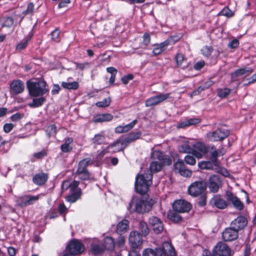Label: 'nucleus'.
<instances>
[{
  "instance_id": "20e7f679",
  "label": "nucleus",
  "mask_w": 256,
  "mask_h": 256,
  "mask_svg": "<svg viewBox=\"0 0 256 256\" xmlns=\"http://www.w3.org/2000/svg\"><path fill=\"white\" fill-rule=\"evenodd\" d=\"M168 250L170 252L172 256L175 254L172 245L168 242H165L162 248H158L155 250L149 248L144 250L142 256H165Z\"/></svg>"
},
{
  "instance_id": "603ef678",
  "label": "nucleus",
  "mask_w": 256,
  "mask_h": 256,
  "mask_svg": "<svg viewBox=\"0 0 256 256\" xmlns=\"http://www.w3.org/2000/svg\"><path fill=\"white\" fill-rule=\"evenodd\" d=\"M32 36H30L28 38H27L26 40H23L22 42H20L17 46L16 49L18 50H22L26 48L28 45V41L30 40Z\"/></svg>"
},
{
  "instance_id": "5701e85b",
  "label": "nucleus",
  "mask_w": 256,
  "mask_h": 256,
  "mask_svg": "<svg viewBox=\"0 0 256 256\" xmlns=\"http://www.w3.org/2000/svg\"><path fill=\"white\" fill-rule=\"evenodd\" d=\"M73 142V138H68L64 139V143L60 146V150L62 152L68 153L70 152L72 150V147L70 146Z\"/></svg>"
},
{
  "instance_id": "09e8293b",
  "label": "nucleus",
  "mask_w": 256,
  "mask_h": 256,
  "mask_svg": "<svg viewBox=\"0 0 256 256\" xmlns=\"http://www.w3.org/2000/svg\"><path fill=\"white\" fill-rule=\"evenodd\" d=\"M230 90L228 88L218 89V95L221 98H224L230 94Z\"/></svg>"
},
{
  "instance_id": "13d9d810",
  "label": "nucleus",
  "mask_w": 256,
  "mask_h": 256,
  "mask_svg": "<svg viewBox=\"0 0 256 256\" xmlns=\"http://www.w3.org/2000/svg\"><path fill=\"white\" fill-rule=\"evenodd\" d=\"M185 162L192 166L194 165L196 162V160L193 156L187 155L184 158Z\"/></svg>"
},
{
  "instance_id": "de8ad7c7",
  "label": "nucleus",
  "mask_w": 256,
  "mask_h": 256,
  "mask_svg": "<svg viewBox=\"0 0 256 256\" xmlns=\"http://www.w3.org/2000/svg\"><path fill=\"white\" fill-rule=\"evenodd\" d=\"M234 206L238 210H242L244 208V204L236 196L232 201L231 202Z\"/></svg>"
},
{
  "instance_id": "c03bdc74",
  "label": "nucleus",
  "mask_w": 256,
  "mask_h": 256,
  "mask_svg": "<svg viewBox=\"0 0 256 256\" xmlns=\"http://www.w3.org/2000/svg\"><path fill=\"white\" fill-rule=\"evenodd\" d=\"M212 150H214L211 152L210 160L214 162V166H218L220 162L217 160V157L220 156L214 147L212 148Z\"/></svg>"
},
{
  "instance_id": "37998d69",
  "label": "nucleus",
  "mask_w": 256,
  "mask_h": 256,
  "mask_svg": "<svg viewBox=\"0 0 256 256\" xmlns=\"http://www.w3.org/2000/svg\"><path fill=\"white\" fill-rule=\"evenodd\" d=\"M111 102V99L110 98H108L104 99L102 101L98 102L96 103V105L100 108H104L108 106Z\"/></svg>"
},
{
  "instance_id": "1a4fd4ad",
  "label": "nucleus",
  "mask_w": 256,
  "mask_h": 256,
  "mask_svg": "<svg viewBox=\"0 0 256 256\" xmlns=\"http://www.w3.org/2000/svg\"><path fill=\"white\" fill-rule=\"evenodd\" d=\"M222 186V181L218 175L210 176L208 181V188L210 192L216 193Z\"/></svg>"
},
{
  "instance_id": "f704fd0d",
  "label": "nucleus",
  "mask_w": 256,
  "mask_h": 256,
  "mask_svg": "<svg viewBox=\"0 0 256 256\" xmlns=\"http://www.w3.org/2000/svg\"><path fill=\"white\" fill-rule=\"evenodd\" d=\"M90 164H92L90 158H84L79 162L78 170L80 172H82V170H87L86 168V167Z\"/></svg>"
},
{
  "instance_id": "4be33fe9",
  "label": "nucleus",
  "mask_w": 256,
  "mask_h": 256,
  "mask_svg": "<svg viewBox=\"0 0 256 256\" xmlns=\"http://www.w3.org/2000/svg\"><path fill=\"white\" fill-rule=\"evenodd\" d=\"M48 178V174L44 172H40L36 174L32 178L33 182L38 186H42L45 184Z\"/></svg>"
},
{
  "instance_id": "c9c22d12",
  "label": "nucleus",
  "mask_w": 256,
  "mask_h": 256,
  "mask_svg": "<svg viewBox=\"0 0 256 256\" xmlns=\"http://www.w3.org/2000/svg\"><path fill=\"white\" fill-rule=\"evenodd\" d=\"M168 218L175 222H178L182 220L181 216L178 213V212L171 211L168 214Z\"/></svg>"
},
{
  "instance_id": "ea45409f",
  "label": "nucleus",
  "mask_w": 256,
  "mask_h": 256,
  "mask_svg": "<svg viewBox=\"0 0 256 256\" xmlns=\"http://www.w3.org/2000/svg\"><path fill=\"white\" fill-rule=\"evenodd\" d=\"M198 166L201 169L212 170L214 164L211 160L202 162L198 164Z\"/></svg>"
},
{
  "instance_id": "e2e57ef3",
  "label": "nucleus",
  "mask_w": 256,
  "mask_h": 256,
  "mask_svg": "<svg viewBox=\"0 0 256 256\" xmlns=\"http://www.w3.org/2000/svg\"><path fill=\"white\" fill-rule=\"evenodd\" d=\"M226 201L231 202L236 198V196L230 191L226 190L225 194Z\"/></svg>"
},
{
  "instance_id": "f3484780",
  "label": "nucleus",
  "mask_w": 256,
  "mask_h": 256,
  "mask_svg": "<svg viewBox=\"0 0 256 256\" xmlns=\"http://www.w3.org/2000/svg\"><path fill=\"white\" fill-rule=\"evenodd\" d=\"M174 171L179 173L181 176L189 178L192 176V172L186 168L182 160H178L174 165Z\"/></svg>"
},
{
  "instance_id": "f257e3e1",
  "label": "nucleus",
  "mask_w": 256,
  "mask_h": 256,
  "mask_svg": "<svg viewBox=\"0 0 256 256\" xmlns=\"http://www.w3.org/2000/svg\"><path fill=\"white\" fill-rule=\"evenodd\" d=\"M152 158L153 160L150 166V172L138 174L136 178L135 190L141 194H146L152 184V174L160 171L164 165H170L172 162L168 156L159 150L154 151L152 154Z\"/></svg>"
},
{
  "instance_id": "a878e982",
  "label": "nucleus",
  "mask_w": 256,
  "mask_h": 256,
  "mask_svg": "<svg viewBox=\"0 0 256 256\" xmlns=\"http://www.w3.org/2000/svg\"><path fill=\"white\" fill-rule=\"evenodd\" d=\"M129 222L126 220H123L119 222L116 226V232L121 234L126 232L128 228Z\"/></svg>"
},
{
  "instance_id": "338daca9",
  "label": "nucleus",
  "mask_w": 256,
  "mask_h": 256,
  "mask_svg": "<svg viewBox=\"0 0 256 256\" xmlns=\"http://www.w3.org/2000/svg\"><path fill=\"white\" fill-rule=\"evenodd\" d=\"M239 45V41L238 40L234 38L228 44V46L231 48H235Z\"/></svg>"
},
{
  "instance_id": "6ab92c4d",
  "label": "nucleus",
  "mask_w": 256,
  "mask_h": 256,
  "mask_svg": "<svg viewBox=\"0 0 256 256\" xmlns=\"http://www.w3.org/2000/svg\"><path fill=\"white\" fill-rule=\"evenodd\" d=\"M128 138L126 137L124 138H119L118 139L116 142L110 144L108 146V148H112L116 146H120V147L116 148V150H113L112 151V152H119L120 150H122L125 148L130 143V142H128Z\"/></svg>"
},
{
  "instance_id": "864d4df0",
  "label": "nucleus",
  "mask_w": 256,
  "mask_h": 256,
  "mask_svg": "<svg viewBox=\"0 0 256 256\" xmlns=\"http://www.w3.org/2000/svg\"><path fill=\"white\" fill-rule=\"evenodd\" d=\"M219 14L230 18L233 16L234 13L228 7H225L220 11Z\"/></svg>"
},
{
  "instance_id": "a211bd4d",
  "label": "nucleus",
  "mask_w": 256,
  "mask_h": 256,
  "mask_svg": "<svg viewBox=\"0 0 256 256\" xmlns=\"http://www.w3.org/2000/svg\"><path fill=\"white\" fill-rule=\"evenodd\" d=\"M222 236L225 242H231L238 238V232L230 226L224 230L222 233Z\"/></svg>"
},
{
  "instance_id": "bb28decb",
  "label": "nucleus",
  "mask_w": 256,
  "mask_h": 256,
  "mask_svg": "<svg viewBox=\"0 0 256 256\" xmlns=\"http://www.w3.org/2000/svg\"><path fill=\"white\" fill-rule=\"evenodd\" d=\"M104 250L103 246L97 243H92L90 245V252L94 255L102 254Z\"/></svg>"
},
{
  "instance_id": "2f4dec72",
  "label": "nucleus",
  "mask_w": 256,
  "mask_h": 256,
  "mask_svg": "<svg viewBox=\"0 0 256 256\" xmlns=\"http://www.w3.org/2000/svg\"><path fill=\"white\" fill-rule=\"evenodd\" d=\"M139 230L140 232V235L143 236H147L150 232L147 224L141 220L139 222Z\"/></svg>"
},
{
  "instance_id": "2eb2a0df",
  "label": "nucleus",
  "mask_w": 256,
  "mask_h": 256,
  "mask_svg": "<svg viewBox=\"0 0 256 256\" xmlns=\"http://www.w3.org/2000/svg\"><path fill=\"white\" fill-rule=\"evenodd\" d=\"M149 224L156 234H160L164 230L162 222L156 216H152L150 218Z\"/></svg>"
},
{
  "instance_id": "58836bf2",
  "label": "nucleus",
  "mask_w": 256,
  "mask_h": 256,
  "mask_svg": "<svg viewBox=\"0 0 256 256\" xmlns=\"http://www.w3.org/2000/svg\"><path fill=\"white\" fill-rule=\"evenodd\" d=\"M46 98L44 97H41L37 98H34L32 102L28 106L31 108H37L41 106L45 102Z\"/></svg>"
},
{
  "instance_id": "a18cd8bd",
  "label": "nucleus",
  "mask_w": 256,
  "mask_h": 256,
  "mask_svg": "<svg viewBox=\"0 0 256 256\" xmlns=\"http://www.w3.org/2000/svg\"><path fill=\"white\" fill-rule=\"evenodd\" d=\"M253 72V70L250 68H246L236 70L235 71V74L237 76H241L246 73H252Z\"/></svg>"
},
{
  "instance_id": "49530a36",
  "label": "nucleus",
  "mask_w": 256,
  "mask_h": 256,
  "mask_svg": "<svg viewBox=\"0 0 256 256\" xmlns=\"http://www.w3.org/2000/svg\"><path fill=\"white\" fill-rule=\"evenodd\" d=\"M213 51V48L211 46H206L201 50L202 54L206 57H209Z\"/></svg>"
},
{
  "instance_id": "412c9836",
  "label": "nucleus",
  "mask_w": 256,
  "mask_h": 256,
  "mask_svg": "<svg viewBox=\"0 0 256 256\" xmlns=\"http://www.w3.org/2000/svg\"><path fill=\"white\" fill-rule=\"evenodd\" d=\"M70 192V194L66 198V200L67 202L73 203L80 198L81 196V190L80 188H78V187L76 188L72 187Z\"/></svg>"
},
{
  "instance_id": "473e14b6",
  "label": "nucleus",
  "mask_w": 256,
  "mask_h": 256,
  "mask_svg": "<svg viewBox=\"0 0 256 256\" xmlns=\"http://www.w3.org/2000/svg\"><path fill=\"white\" fill-rule=\"evenodd\" d=\"M178 150L180 152L182 153L190 154L192 152V148L188 144V142H184L180 145L178 146Z\"/></svg>"
},
{
  "instance_id": "79ce46f5",
  "label": "nucleus",
  "mask_w": 256,
  "mask_h": 256,
  "mask_svg": "<svg viewBox=\"0 0 256 256\" xmlns=\"http://www.w3.org/2000/svg\"><path fill=\"white\" fill-rule=\"evenodd\" d=\"M76 174L79 178L82 180H88L90 178V174L88 170H83L80 172L78 170H77Z\"/></svg>"
},
{
  "instance_id": "f03ea898",
  "label": "nucleus",
  "mask_w": 256,
  "mask_h": 256,
  "mask_svg": "<svg viewBox=\"0 0 256 256\" xmlns=\"http://www.w3.org/2000/svg\"><path fill=\"white\" fill-rule=\"evenodd\" d=\"M26 86L30 94L32 96H42L48 91L46 82L42 79L28 80Z\"/></svg>"
},
{
  "instance_id": "7ed1b4c3",
  "label": "nucleus",
  "mask_w": 256,
  "mask_h": 256,
  "mask_svg": "<svg viewBox=\"0 0 256 256\" xmlns=\"http://www.w3.org/2000/svg\"><path fill=\"white\" fill-rule=\"evenodd\" d=\"M152 204L144 200L141 196H134L132 197L128 208L131 211H136L139 213L148 212L152 208Z\"/></svg>"
},
{
  "instance_id": "0eeeda50",
  "label": "nucleus",
  "mask_w": 256,
  "mask_h": 256,
  "mask_svg": "<svg viewBox=\"0 0 256 256\" xmlns=\"http://www.w3.org/2000/svg\"><path fill=\"white\" fill-rule=\"evenodd\" d=\"M229 135V132L223 128H218L216 130L207 134V137L212 142L220 141Z\"/></svg>"
},
{
  "instance_id": "0e129e2a",
  "label": "nucleus",
  "mask_w": 256,
  "mask_h": 256,
  "mask_svg": "<svg viewBox=\"0 0 256 256\" xmlns=\"http://www.w3.org/2000/svg\"><path fill=\"white\" fill-rule=\"evenodd\" d=\"M76 68L81 70H83L84 68H90V64L88 62L84 63H75Z\"/></svg>"
},
{
  "instance_id": "9b49d317",
  "label": "nucleus",
  "mask_w": 256,
  "mask_h": 256,
  "mask_svg": "<svg viewBox=\"0 0 256 256\" xmlns=\"http://www.w3.org/2000/svg\"><path fill=\"white\" fill-rule=\"evenodd\" d=\"M210 204L212 207H216L218 209H225L228 206L227 201L220 194L214 195L210 200Z\"/></svg>"
},
{
  "instance_id": "4d7b16f0",
  "label": "nucleus",
  "mask_w": 256,
  "mask_h": 256,
  "mask_svg": "<svg viewBox=\"0 0 256 256\" xmlns=\"http://www.w3.org/2000/svg\"><path fill=\"white\" fill-rule=\"evenodd\" d=\"M40 194L36 196L28 195V206L38 201L40 198Z\"/></svg>"
},
{
  "instance_id": "c85d7f7f",
  "label": "nucleus",
  "mask_w": 256,
  "mask_h": 256,
  "mask_svg": "<svg viewBox=\"0 0 256 256\" xmlns=\"http://www.w3.org/2000/svg\"><path fill=\"white\" fill-rule=\"evenodd\" d=\"M78 184L79 182L76 180H74L72 182L70 180H65L62 184V188L63 191H64L68 188H70V191H71L72 187L76 188L78 186Z\"/></svg>"
},
{
  "instance_id": "3c124183",
  "label": "nucleus",
  "mask_w": 256,
  "mask_h": 256,
  "mask_svg": "<svg viewBox=\"0 0 256 256\" xmlns=\"http://www.w3.org/2000/svg\"><path fill=\"white\" fill-rule=\"evenodd\" d=\"M110 148H108V146H107L105 149L102 150H98L97 152L96 160H100L106 153L112 152V151H110Z\"/></svg>"
},
{
  "instance_id": "a19ab883",
  "label": "nucleus",
  "mask_w": 256,
  "mask_h": 256,
  "mask_svg": "<svg viewBox=\"0 0 256 256\" xmlns=\"http://www.w3.org/2000/svg\"><path fill=\"white\" fill-rule=\"evenodd\" d=\"M141 136L142 132L140 131L131 132L127 136V138H128V142L129 141V142H132L140 138Z\"/></svg>"
},
{
  "instance_id": "6e6d98bb",
  "label": "nucleus",
  "mask_w": 256,
  "mask_h": 256,
  "mask_svg": "<svg viewBox=\"0 0 256 256\" xmlns=\"http://www.w3.org/2000/svg\"><path fill=\"white\" fill-rule=\"evenodd\" d=\"M34 11V4L32 2H30L26 10H24L22 12L24 16L31 14Z\"/></svg>"
},
{
  "instance_id": "393cba45",
  "label": "nucleus",
  "mask_w": 256,
  "mask_h": 256,
  "mask_svg": "<svg viewBox=\"0 0 256 256\" xmlns=\"http://www.w3.org/2000/svg\"><path fill=\"white\" fill-rule=\"evenodd\" d=\"M113 116L110 114H100L96 116L94 118L95 122H109L112 120Z\"/></svg>"
},
{
  "instance_id": "b1692460",
  "label": "nucleus",
  "mask_w": 256,
  "mask_h": 256,
  "mask_svg": "<svg viewBox=\"0 0 256 256\" xmlns=\"http://www.w3.org/2000/svg\"><path fill=\"white\" fill-rule=\"evenodd\" d=\"M168 45V42L165 40L164 42L155 45V48L152 50L154 56H158L165 50L166 48Z\"/></svg>"
},
{
  "instance_id": "aec40b11",
  "label": "nucleus",
  "mask_w": 256,
  "mask_h": 256,
  "mask_svg": "<svg viewBox=\"0 0 256 256\" xmlns=\"http://www.w3.org/2000/svg\"><path fill=\"white\" fill-rule=\"evenodd\" d=\"M246 224L247 220L246 218L244 216H240L231 222L230 226L238 232V230L243 229Z\"/></svg>"
},
{
  "instance_id": "72a5a7b5",
  "label": "nucleus",
  "mask_w": 256,
  "mask_h": 256,
  "mask_svg": "<svg viewBox=\"0 0 256 256\" xmlns=\"http://www.w3.org/2000/svg\"><path fill=\"white\" fill-rule=\"evenodd\" d=\"M105 139L104 134L102 132L95 134L94 137L92 138V141L95 144H104Z\"/></svg>"
},
{
  "instance_id": "8fccbe9b",
  "label": "nucleus",
  "mask_w": 256,
  "mask_h": 256,
  "mask_svg": "<svg viewBox=\"0 0 256 256\" xmlns=\"http://www.w3.org/2000/svg\"><path fill=\"white\" fill-rule=\"evenodd\" d=\"M47 154L46 150H42L40 152L34 153L33 154V157L36 159L40 160L46 156Z\"/></svg>"
},
{
  "instance_id": "c756f323",
  "label": "nucleus",
  "mask_w": 256,
  "mask_h": 256,
  "mask_svg": "<svg viewBox=\"0 0 256 256\" xmlns=\"http://www.w3.org/2000/svg\"><path fill=\"white\" fill-rule=\"evenodd\" d=\"M57 132V127L54 124L48 126L45 130L46 134L48 138L52 136L54 137L56 136Z\"/></svg>"
},
{
  "instance_id": "9d476101",
  "label": "nucleus",
  "mask_w": 256,
  "mask_h": 256,
  "mask_svg": "<svg viewBox=\"0 0 256 256\" xmlns=\"http://www.w3.org/2000/svg\"><path fill=\"white\" fill-rule=\"evenodd\" d=\"M214 256H230L231 250L226 244L218 242L213 250Z\"/></svg>"
},
{
  "instance_id": "dca6fc26",
  "label": "nucleus",
  "mask_w": 256,
  "mask_h": 256,
  "mask_svg": "<svg viewBox=\"0 0 256 256\" xmlns=\"http://www.w3.org/2000/svg\"><path fill=\"white\" fill-rule=\"evenodd\" d=\"M194 148L192 154L198 158H202L208 152V148L201 142H198L194 144Z\"/></svg>"
},
{
  "instance_id": "423d86ee",
  "label": "nucleus",
  "mask_w": 256,
  "mask_h": 256,
  "mask_svg": "<svg viewBox=\"0 0 256 256\" xmlns=\"http://www.w3.org/2000/svg\"><path fill=\"white\" fill-rule=\"evenodd\" d=\"M206 188V183L204 182L196 181L188 186V193L192 196L196 197L204 194Z\"/></svg>"
},
{
  "instance_id": "7c9ffc66",
  "label": "nucleus",
  "mask_w": 256,
  "mask_h": 256,
  "mask_svg": "<svg viewBox=\"0 0 256 256\" xmlns=\"http://www.w3.org/2000/svg\"><path fill=\"white\" fill-rule=\"evenodd\" d=\"M0 24L2 26L10 27L14 24V20L10 16H4L0 20Z\"/></svg>"
},
{
  "instance_id": "e433bc0d",
  "label": "nucleus",
  "mask_w": 256,
  "mask_h": 256,
  "mask_svg": "<svg viewBox=\"0 0 256 256\" xmlns=\"http://www.w3.org/2000/svg\"><path fill=\"white\" fill-rule=\"evenodd\" d=\"M62 86L64 88L75 90L78 88L79 84L77 82H62Z\"/></svg>"
},
{
  "instance_id": "cd10ccee",
  "label": "nucleus",
  "mask_w": 256,
  "mask_h": 256,
  "mask_svg": "<svg viewBox=\"0 0 256 256\" xmlns=\"http://www.w3.org/2000/svg\"><path fill=\"white\" fill-rule=\"evenodd\" d=\"M114 242L111 237H106L104 240L103 242V246L104 247V249H106L109 250H112L114 247Z\"/></svg>"
},
{
  "instance_id": "6e6552de",
  "label": "nucleus",
  "mask_w": 256,
  "mask_h": 256,
  "mask_svg": "<svg viewBox=\"0 0 256 256\" xmlns=\"http://www.w3.org/2000/svg\"><path fill=\"white\" fill-rule=\"evenodd\" d=\"M170 93H159L146 100L145 105L146 107L154 106L163 102L170 98Z\"/></svg>"
},
{
  "instance_id": "bf43d9fd",
  "label": "nucleus",
  "mask_w": 256,
  "mask_h": 256,
  "mask_svg": "<svg viewBox=\"0 0 256 256\" xmlns=\"http://www.w3.org/2000/svg\"><path fill=\"white\" fill-rule=\"evenodd\" d=\"M137 122V120H134L130 124H126L125 126H123L125 132H126L131 130L134 126L136 124Z\"/></svg>"
},
{
  "instance_id": "39448f33",
  "label": "nucleus",
  "mask_w": 256,
  "mask_h": 256,
  "mask_svg": "<svg viewBox=\"0 0 256 256\" xmlns=\"http://www.w3.org/2000/svg\"><path fill=\"white\" fill-rule=\"evenodd\" d=\"M84 249V246L80 241L73 240L66 246V252L62 256H76L82 252Z\"/></svg>"
},
{
  "instance_id": "ddd939ff",
  "label": "nucleus",
  "mask_w": 256,
  "mask_h": 256,
  "mask_svg": "<svg viewBox=\"0 0 256 256\" xmlns=\"http://www.w3.org/2000/svg\"><path fill=\"white\" fill-rule=\"evenodd\" d=\"M140 234L136 231L132 232L129 236V243L133 248H138L142 244V239Z\"/></svg>"
},
{
  "instance_id": "69168bd1",
  "label": "nucleus",
  "mask_w": 256,
  "mask_h": 256,
  "mask_svg": "<svg viewBox=\"0 0 256 256\" xmlns=\"http://www.w3.org/2000/svg\"><path fill=\"white\" fill-rule=\"evenodd\" d=\"M150 36L148 34L146 33L143 36V42H142V46H147L150 42Z\"/></svg>"
},
{
  "instance_id": "4468645a",
  "label": "nucleus",
  "mask_w": 256,
  "mask_h": 256,
  "mask_svg": "<svg viewBox=\"0 0 256 256\" xmlns=\"http://www.w3.org/2000/svg\"><path fill=\"white\" fill-rule=\"evenodd\" d=\"M24 90V83L20 80H14L10 84V94L17 95L22 93Z\"/></svg>"
},
{
  "instance_id": "4c0bfd02",
  "label": "nucleus",
  "mask_w": 256,
  "mask_h": 256,
  "mask_svg": "<svg viewBox=\"0 0 256 256\" xmlns=\"http://www.w3.org/2000/svg\"><path fill=\"white\" fill-rule=\"evenodd\" d=\"M16 203L20 207H25L28 206V195H24L18 197L16 200Z\"/></svg>"
},
{
  "instance_id": "774afa93",
  "label": "nucleus",
  "mask_w": 256,
  "mask_h": 256,
  "mask_svg": "<svg viewBox=\"0 0 256 256\" xmlns=\"http://www.w3.org/2000/svg\"><path fill=\"white\" fill-rule=\"evenodd\" d=\"M133 78V75L132 74H129L123 76L122 78V81L124 84H128V82L130 80H132Z\"/></svg>"
},
{
  "instance_id": "680f3d73",
  "label": "nucleus",
  "mask_w": 256,
  "mask_h": 256,
  "mask_svg": "<svg viewBox=\"0 0 256 256\" xmlns=\"http://www.w3.org/2000/svg\"><path fill=\"white\" fill-rule=\"evenodd\" d=\"M177 65L180 66L182 65L184 60V56L180 53L178 54L175 58Z\"/></svg>"
},
{
  "instance_id": "052dcab7",
  "label": "nucleus",
  "mask_w": 256,
  "mask_h": 256,
  "mask_svg": "<svg viewBox=\"0 0 256 256\" xmlns=\"http://www.w3.org/2000/svg\"><path fill=\"white\" fill-rule=\"evenodd\" d=\"M126 238L124 236L120 234L118 238H117L116 244L118 245V246H122L125 243Z\"/></svg>"
},
{
  "instance_id": "f8f14e48",
  "label": "nucleus",
  "mask_w": 256,
  "mask_h": 256,
  "mask_svg": "<svg viewBox=\"0 0 256 256\" xmlns=\"http://www.w3.org/2000/svg\"><path fill=\"white\" fill-rule=\"evenodd\" d=\"M172 208L174 210L178 212V213L186 212L190 210L191 204L186 201L180 200H176L174 202Z\"/></svg>"
},
{
  "instance_id": "5fc2aeb1",
  "label": "nucleus",
  "mask_w": 256,
  "mask_h": 256,
  "mask_svg": "<svg viewBox=\"0 0 256 256\" xmlns=\"http://www.w3.org/2000/svg\"><path fill=\"white\" fill-rule=\"evenodd\" d=\"M60 31L58 29H56L51 33L52 39L56 42H58L60 40Z\"/></svg>"
}]
</instances>
